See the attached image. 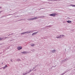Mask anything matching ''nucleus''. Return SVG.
I'll return each instance as SVG.
<instances>
[{
  "mask_svg": "<svg viewBox=\"0 0 75 75\" xmlns=\"http://www.w3.org/2000/svg\"><path fill=\"white\" fill-rule=\"evenodd\" d=\"M22 54H28V53H29V52H28L24 51L21 52Z\"/></svg>",
  "mask_w": 75,
  "mask_h": 75,
  "instance_id": "7ed1b4c3",
  "label": "nucleus"
},
{
  "mask_svg": "<svg viewBox=\"0 0 75 75\" xmlns=\"http://www.w3.org/2000/svg\"><path fill=\"white\" fill-rule=\"evenodd\" d=\"M17 61H21V60L20 59H17Z\"/></svg>",
  "mask_w": 75,
  "mask_h": 75,
  "instance_id": "ddd939ff",
  "label": "nucleus"
},
{
  "mask_svg": "<svg viewBox=\"0 0 75 75\" xmlns=\"http://www.w3.org/2000/svg\"><path fill=\"white\" fill-rule=\"evenodd\" d=\"M34 71H35V70Z\"/></svg>",
  "mask_w": 75,
  "mask_h": 75,
  "instance_id": "2f4dec72",
  "label": "nucleus"
},
{
  "mask_svg": "<svg viewBox=\"0 0 75 75\" xmlns=\"http://www.w3.org/2000/svg\"><path fill=\"white\" fill-rule=\"evenodd\" d=\"M69 6H72V7H75V5H73L72 4H70L69 5Z\"/></svg>",
  "mask_w": 75,
  "mask_h": 75,
  "instance_id": "9d476101",
  "label": "nucleus"
},
{
  "mask_svg": "<svg viewBox=\"0 0 75 75\" xmlns=\"http://www.w3.org/2000/svg\"><path fill=\"white\" fill-rule=\"evenodd\" d=\"M28 73H23V75H27V74H28Z\"/></svg>",
  "mask_w": 75,
  "mask_h": 75,
  "instance_id": "f8f14e48",
  "label": "nucleus"
},
{
  "mask_svg": "<svg viewBox=\"0 0 75 75\" xmlns=\"http://www.w3.org/2000/svg\"><path fill=\"white\" fill-rule=\"evenodd\" d=\"M17 48L18 50H21V49H22V47H21V46H20V47H18Z\"/></svg>",
  "mask_w": 75,
  "mask_h": 75,
  "instance_id": "39448f33",
  "label": "nucleus"
},
{
  "mask_svg": "<svg viewBox=\"0 0 75 75\" xmlns=\"http://www.w3.org/2000/svg\"><path fill=\"white\" fill-rule=\"evenodd\" d=\"M13 34H14V33H11V35H13Z\"/></svg>",
  "mask_w": 75,
  "mask_h": 75,
  "instance_id": "c85d7f7f",
  "label": "nucleus"
},
{
  "mask_svg": "<svg viewBox=\"0 0 75 75\" xmlns=\"http://www.w3.org/2000/svg\"><path fill=\"white\" fill-rule=\"evenodd\" d=\"M37 19V17H35V18H30L29 19H28V20L29 21H30V20H36Z\"/></svg>",
  "mask_w": 75,
  "mask_h": 75,
  "instance_id": "f257e3e1",
  "label": "nucleus"
},
{
  "mask_svg": "<svg viewBox=\"0 0 75 75\" xmlns=\"http://www.w3.org/2000/svg\"><path fill=\"white\" fill-rule=\"evenodd\" d=\"M13 14H10L8 16H10V15H12Z\"/></svg>",
  "mask_w": 75,
  "mask_h": 75,
  "instance_id": "b1692460",
  "label": "nucleus"
},
{
  "mask_svg": "<svg viewBox=\"0 0 75 75\" xmlns=\"http://www.w3.org/2000/svg\"><path fill=\"white\" fill-rule=\"evenodd\" d=\"M8 37H3L2 38H0V40H6V38H7Z\"/></svg>",
  "mask_w": 75,
  "mask_h": 75,
  "instance_id": "f03ea898",
  "label": "nucleus"
},
{
  "mask_svg": "<svg viewBox=\"0 0 75 75\" xmlns=\"http://www.w3.org/2000/svg\"><path fill=\"white\" fill-rule=\"evenodd\" d=\"M68 59L66 58L65 59V61H67V60H68Z\"/></svg>",
  "mask_w": 75,
  "mask_h": 75,
  "instance_id": "aec40b11",
  "label": "nucleus"
},
{
  "mask_svg": "<svg viewBox=\"0 0 75 75\" xmlns=\"http://www.w3.org/2000/svg\"><path fill=\"white\" fill-rule=\"evenodd\" d=\"M51 25H49V26H48L47 27H51Z\"/></svg>",
  "mask_w": 75,
  "mask_h": 75,
  "instance_id": "4be33fe9",
  "label": "nucleus"
},
{
  "mask_svg": "<svg viewBox=\"0 0 75 75\" xmlns=\"http://www.w3.org/2000/svg\"><path fill=\"white\" fill-rule=\"evenodd\" d=\"M37 33H38V32H35V33H33L32 34V35H33V36L34 35H35L37 34Z\"/></svg>",
  "mask_w": 75,
  "mask_h": 75,
  "instance_id": "0eeeda50",
  "label": "nucleus"
},
{
  "mask_svg": "<svg viewBox=\"0 0 75 75\" xmlns=\"http://www.w3.org/2000/svg\"><path fill=\"white\" fill-rule=\"evenodd\" d=\"M31 45L32 47H34L35 45L34 44H31Z\"/></svg>",
  "mask_w": 75,
  "mask_h": 75,
  "instance_id": "4468645a",
  "label": "nucleus"
},
{
  "mask_svg": "<svg viewBox=\"0 0 75 75\" xmlns=\"http://www.w3.org/2000/svg\"><path fill=\"white\" fill-rule=\"evenodd\" d=\"M43 8H41V9H40L39 10H41V9H43Z\"/></svg>",
  "mask_w": 75,
  "mask_h": 75,
  "instance_id": "cd10ccee",
  "label": "nucleus"
},
{
  "mask_svg": "<svg viewBox=\"0 0 75 75\" xmlns=\"http://www.w3.org/2000/svg\"><path fill=\"white\" fill-rule=\"evenodd\" d=\"M42 18V16H40V17H38L37 18Z\"/></svg>",
  "mask_w": 75,
  "mask_h": 75,
  "instance_id": "a211bd4d",
  "label": "nucleus"
},
{
  "mask_svg": "<svg viewBox=\"0 0 75 75\" xmlns=\"http://www.w3.org/2000/svg\"><path fill=\"white\" fill-rule=\"evenodd\" d=\"M11 61L13 62V61H12V60H11Z\"/></svg>",
  "mask_w": 75,
  "mask_h": 75,
  "instance_id": "bb28decb",
  "label": "nucleus"
},
{
  "mask_svg": "<svg viewBox=\"0 0 75 75\" xmlns=\"http://www.w3.org/2000/svg\"><path fill=\"white\" fill-rule=\"evenodd\" d=\"M3 64V62L2 63V64Z\"/></svg>",
  "mask_w": 75,
  "mask_h": 75,
  "instance_id": "c756f323",
  "label": "nucleus"
},
{
  "mask_svg": "<svg viewBox=\"0 0 75 75\" xmlns=\"http://www.w3.org/2000/svg\"><path fill=\"white\" fill-rule=\"evenodd\" d=\"M62 35L63 37H65V35Z\"/></svg>",
  "mask_w": 75,
  "mask_h": 75,
  "instance_id": "5701e85b",
  "label": "nucleus"
},
{
  "mask_svg": "<svg viewBox=\"0 0 75 75\" xmlns=\"http://www.w3.org/2000/svg\"><path fill=\"white\" fill-rule=\"evenodd\" d=\"M42 18H44L45 17L44 16H42Z\"/></svg>",
  "mask_w": 75,
  "mask_h": 75,
  "instance_id": "412c9836",
  "label": "nucleus"
},
{
  "mask_svg": "<svg viewBox=\"0 0 75 75\" xmlns=\"http://www.w3.org/2000/svg\"><path fill=\"white\" fill-rule=\"evenodd\" d=\"M7 65H6L5 67H3V69H6V68H7Z\"/></svg>",
  "mask_w": 75,
  "mask_h": 75,
  "instance_id": "1a4fd4ad",
  "label": "nucleus"
},
{
  "mask_svg": "<svg viewBox=\"0 0 75 75\" xmlns=\"http://www.w3.org/2000/svg\"><path fill=\"white\" fill-rule=\"evenodd\" d=\"M19 16H15V17H19Z\"/></svg>",
  "mask_w": 75,
  "mask_h": 75,
  "instance_id": "a878e982",
  "label": "nucleus"
},
{
  "mask_svg": "<svg viewBox=\"0 0 75 75\" xmlns=\"http://www.w3.org/2000/svg\"><path fill=\"white\" fill-rule=\"evenodd\" d=\"M58 36H59L58 37H57L56 38H60V35H58Z\"/></svg>",
  "mask_w": 75,
  "mask_h": 75,
  "instance_id": "6ab92c4d",
  "label": "nucleus"
},
{
  "mask_svg": "<svg viewBox=\"0 0 75 75\" xmlns=\"http://www.w3.org/2000/svg\"><path fill=\"white\" fill-rule=\"evenodd\" d=\"M50 16H53V17H54V16H56V13H52V14H50Z\"/></svg>",
  "mask_w": 75,
  "mask_h": 75,
  "instance_id": "20e7f679",
  "label": "nucleus"
},
{
  "mask_svg": "<svg viewBox=\"0 0 75 75\" xmlns=\"http://www.w3.org/2000/svg\"><path fill=\"white\" fill-rule=\"evenodd\" d=\"M31 33V31L26 32L24 33H21V34H25V33Z\"/></svg>",
  "mask_w": 75,
  "mask_h": 75,
  "instance_id": "423d86ee",
  "label": "nucleus"
},
{
  "mask_svg": "<svg viewBox=\"0 0 75 75\" xmlns=\"http://www.w3.org/2000/svg\"><path fill=\"white\" fill-rule=\"evenodd\" d=\"M67 22L68 23H69L70 24V23H72V21H67Z\"/></svg>",
  "mask_w": 75,
  "mask_h": 75,
  "instance_id": "9b49d317",
  "label": "nucleus"
},
{
  "mask_svg": "<svg viewBox=\"0 0 75 75\" xmlns=\"http://www.w3.org/2000/svg\"><path fill=\"white\" fill-rule=\"evenodd\" d=\"M60 35V38H62L63 36H62V35Z\"/></svg>",
  "mask_w": 75,
  "mask_h": 75,
  "instance_id": "2eb2a0df",
  "label": "nucleus"
},
{
  "mask_svg": "<svg viewBox=\"0 0 75 75\" xmlns=\"http://www.w3.org/2000/svg\"><path fill=\"white\" fill-rule=\"evenodd\" d=\"M11 34H9L8 35V36H9V35H11Z\"/></svg>",
  "mask_w": 75,
  "mask_h": 75,
  "instance_id": "393cba45",
  "label": "nucleus"
},
{
  "mask_svg": "<svg viewBox=\"0 0 75 75\" xmlns=\"http://www.w3.org/2000/svg\"><path fill=\"white\" fill-rule=\"evenodd\" d=\"M56 51V50H55V49H54L53 50L51 51V52H52V53H54V52H55Z\"/></svg>",
  "mask_w": 75,
  "mask_h": 75,
  "instance_id": "6e6552de",
  "label": "nucleus"
},
{
  "mask_svg": "<svg viewBox=\"0 0 75 75\" xmlns=\"http://www.w3.org/2000/svg\"><path fill=\"white\" fill-rule=\"evenodd\" d=\"M32 51H33V52H34L35 50V49H33L31 50Z\"/></svg>",
  "mask_w": 75,
  "mask_h": 75,
  "instance_id": "f3484780",
  "label": "nucleus"
},
{
  "mask_svg": "<svg viewBox=\"0 0 75 75\" xmlns=\"http://www.w3.org/2000/svg\"><path fill=\"white\" fill-rule=\"evenodd\" d=\"M56 67V66H54V67Z\"/></svg>",
  "mask_w": 75,
  "mask_h": 75,
  "instance_id": "7c9ffc66",
  "label": "nucleus"
},
{
  "mask_svg": "<svg viewBox=\"0 0 75 75\" xmlns=\"http://www.w3.org/2000/svg\"><path fill=\"white\" fill-rule=\"evenodd\" d=\"M33 69H31V70H30L28 72V73H29V72H31V71H33Z\"/></svg>",
  "mask_w": 75,
  "mask_h": 75,
  "instance_id": "dca6fc26",
  "label": "nucleus"
}]
</instances>
